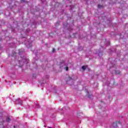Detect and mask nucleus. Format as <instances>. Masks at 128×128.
<instances>
[{
  "mask_svg": "<svg viewBox=\"0 0 128 128\" xmlns=\"http://www.w3.org/2000/svg\"><path fill=\"white\" fill-rule=\"evenodd\" d=\"M60 68L66 70V72L68 70V68L66 66V63L64 62H60Z\"/></svg>",
  "mask_w": 128,
  "mask_h": 128,
  "instance_id": "1",
  "label": "nucleus"
},
{
  "mask_svg": "<svg viewBox=\"0 0 128 128\" xmlns=\"http://www.w3.org/2000/svg\"><path fill=\"white\" fill-rule=\"evenodd\" d=\"M66 82L69 86H72V84H74V79H72L70 76H68L66 80Z\"/></svg>",
  "mask_w": 128,
  "mask_h": 128,
  "instance_id": "2",
  "label": "nucleus"
},
{
  "mask_svg": "<svg viewBox=\"0 0 128 128\" xmlns=\"http://www.w3.org/2000/svg\"><path fill=\"white\" fill-rule=\"evenodd\" d=\"M26 60H28V59H26V56H24L22 60H19L18 61L20 66H24V62Z\"/></svg>",
  "mask_w": 128,
  "mask_h": 128,
  "instance_id": "3",
  "label": "nucleus"
},
{
  "mask_svg": "<svg viewBox=\"0 0 128 128\" xmlns=\"http://www.w3.org/2000/svg\"><path fill=\"white\" fill-rule=\"evenodd\" d=\"M24 44L28 48H31V46H32V42H30V41L28 42H24Z\"/></svg>",
  "mask_w": 128,
  "mask_h": 128,
  "instance_id": "4",
  "label": "nucleus"
},
{
  "mask_svg": "<svg viewBox=\"0 0 128 128\" xmlns=\"http://www.w3.org/2000/svg\"><path fill=\"white\" fill-rule=\"evenodd\" d=\"M16 104H22V100H20V98H18L16 100Z\"/></svg>",
  "mask_w": 128,
  "mask_h": 128,
  "instance_id": "5",
  "label": "nucleus"
},
{
  "mask_svg": "<svg viewBox=\"0 0 128 128\" xmlns=\"http://www.w3.org/2000/svg\"><path fill=\"white\" fill-rule=\"evenodd\" d=\"M112 128H118V124L114 122L112 124L111 126Z\"/></svg>",
  "mask_w": 128,
  "mask_h": 128,
  "instance_id": "6",
  "label": "nucleus"
},
{
  "mask_svg": "<svg viewBox=\"0 0 128 128\" xmlns=\"http://www.w3.org/2000/svg\"><path fill=\"white\" fill-rule=\"evenodd\" d=\"M86 92L88 96V98H94V96H92V95H90V94H88V91L86 90Z\"/></svg>",
  "mask_w": 128,
  "mask_h": 128,
  "instance_id": "7",
  "label": "nucleus"
},
{
  "mask_svg": "<svg viewBox=\"0 0 128 128\" xmlns=\"http://www.w3.org/2000/svg\"><path fill=\"white\" fill-rule=\"evenodd\" d=\"M111 65L112 66V67H110V68H112V70H114V68H116V65L112 63H111Z\"/></svg>",
  "mask_w": 128,
  "mask_h": 128,
  "instance_id": "8",
  "label": "nucleus"
},
{
  "mask_svg": "<svg viewBox=\"0 0 128 128\" xmlns=\"http://www.w3.org/2000/svg\"><path fill=\"white\" fill-rule=\"evenodd\" d=\"M24 52V50H19V55L20 56V54H22V53Z\"/></svg>",
  "mask_w": 128,
  "mask_h": 128,
  "instance_id": "9",
  "label": "nucleus"
},
{
  "mask_svg": "<svg viewBox=\"0 0 128 128\" xmlns=\"http://www.w3.org/2000/svg\"><path fill=\"white\" fill-rule=\"evenodd\" d=\"M10 122V118L7 117L6 118V122Z\"/></svg>",
  "mask_w": 128,
  "mask_h": 128,
  "instance_id": "10",
  "label": "nucleus"
},
{
  "mask_svg": "<svg viewBox=\"0 0 128 128\" xmlns=\"http://www.w3.org/2000/svg\"><path fill=\"white\" fill-rule=\"evenodd\" d=\"M4 122V120L2 118V120H0V124H2Z\"/></svg>",
  "mask_w": 128,
  "mask_h": 128,
  "instance_id": "11",
  "label": "nucleus"
},
{
  "mask_svg": "<svg viewBox=\"0 0 128 128\" xmlns=\"http://www.w3.org/2000/svg\"><path fill=\"white\" fill-rule=\"evenodd\" d=\"M120 70H114V73L116 74H120Z\"/></svg>",
  "mask_w": 128,
  "mask_h": 128,
  "instance_id": "12",
  "label": "nucleus"
},
{
  "mask_svg": "<svg viewBox=\"0 0 128 128\" xmlns=\"http://www.w3.org/2000/svg\"><path fill=\"white\" fill-rule=\"evenodd\" d=\"M74 8V5L70 6V10H72V8Z\"/></svg>",
  "mask_w": 128,
  "mask_h": 128,
  "instance_id": "13",
  "label": "nucleus"
},
{
  "mask_svg": "<svg viewBox=\"0 0 128 128\" xmlns=\"http://www.w3.org/2000/svg\"><path fill=\"white\" fill-rule=\"evenodd\" d=\"M84 50V48L82 46L78 48L79 50Z\"/></svg>",
  "mask_w": 128,
  "mask_h": 128,
  "instance_id": "14",
  "label": "nucleus"
},
{
  "mask_svg": "<svg viewBox=\"0 0 128 128\" xmlns=\"http://www.w3.org/2000/svg\"><path fill=\"white\" fill-rule=\"evenodd\" d=\"M36 106L37 108H40V105L38 104H36Z\"/></svg>",
  "mask_w": 128,
  "mask_h": 128,
  "instance_id": "15",
  "label": "nucleus"
},
{
  "mask_svg": "<svg viewBox=\"0 0 128 128\" xmlns=\"http://www.w3.org/2000/svg\"><path fill=\"white\" fill-rule=\"evenodd\" d=\"M98 8H102V6L100 4L98 5Z\"/></svg>",
  "mask_w": 128,
  "mask_h": 128,
  "instance_id": "16",
  "label": "nucleus"
},
{
  "mask_svg": "<svg viewBox=\"0 0 128 128\" xmlns=\"http://www.w3.org/2000/svg\"><path fill=\"white\" fill-rule=\"evenodd\" d=\"M82 70H86V66H82Z\"/></svg>",
  "mask_w": 128,
  "mask_h": 128,
  "instance_id": "17",
  "label": "nucleus"
},
{
  "mask_svg": "<svg viewBox=\"0 0 128 128\" xmlns=\"http://www.w3.org/2000/svg\"><path fill=\"white\" fill-rule=\"evenodd\" d=\"M26 32H30V29H28L26 30Z\"/></svg>",
  "mask_w": 128,
  "mask_h": 128,
  "instance_id": "18",
  "label": "nucleus"
},
{
  "mask_svg": "<svg viewBox=\"0 0 128 128\" xmlns=\"http://www.w3.org/2000/svg\"><path fill=\"white\" fill-rule=\"evenodd\" d=\"M98 56H102V54H98Z\"/></svg>",
  "mask_w": 128,
  "mask_h": 128,
  "instance_id": "19",
  "label": "nucleus"
},
{
  "mask_svg": "<svg viewBox=\"0 0 128 128\" xmlns=\"http://www.w3.org/2000/svg\"><path fill=\"white\" fill-rule=\"evenodd\" d=\"M50 78V76H46V78Z\"/></svg>",
  "mask_w": 128,
  "mask_h": 128,
  "instance_id": "20",
  "label": "nucleus"
},
{
  "mask_svg": "<svg viewBox=\"0 0 128 128\" xmlns=\"http://www.w3.org/2000/svg\"><path fill=\"white\" fill-rule=\"evenodd\" d=\"M54 50H54V48H53V49H52V52H54Z\"/></svg>",
  "mask_w": 128,
  "mask_h": 128,
  "instance_id": "21",
  "label": "nucleus"
},
{
  "mask_svg": "<svg viewBox=\"0 0 128 128\" xmlns=\"http://www.w3.org/2000/svg\"><path fill=\"white\" fill-rule=\"evenodd\" d=\"M21 2H24V0H22Z\"/></svg>",
  "mask_w": 128,
  "mask_h": 128,
  "instance_id": "22",
  "label": "nucleus"
},
{
  "mask_svg": "<svg viewBox=\"0 0 128 128\" xmlns=\"http://www.w3.org/2000/svg\"><path fill=\"white\" fill-rule=\"evenodd\" d=\"M2 128H6L5 126H3Z\"/></svg>",
  "mask_w": 128,
  "mask_h": 128,
  "instance_id": "23",
  "label": "nucleus"
},
{
  "mask_svg": "<svg viewBox=\"0 0 128 128\" xmlns=\"http://www.w3.org/2000/svg\"><path fill=\"white\" fill-rule=\"evenodd\" d=\"M105 18H106V20L108 21V19H106V17L104 16Z\"/></svg>",
  "mask_w": 128,
  "mask_h": 128,
  "instance_id": "24",
  "label": "nucleus"
},
{
  "mask_svg": "<svg viewBox=\"0 0 128 128\" xmlns=\"http://www.w3.org/2000/svg\"><path fill=\"white\" fill-rule=\"evenodd\" d=\"M109 23H110V24H112V22H110V21H109Z\"/></svg>",
  "mask_w": 128,
  "mask_h": 128,
  "instance_id": "25",
  "label": "nucleus"
},
{
  "mask_svg": "<svg viewBox=\"0 0 128 128\" xmlns=\"http://www.w3.org/2000/svg\"><path fill=\"white\" fill-rule=\"evenodd\" d=\"M108 45H109V44H110V42L108 43Z\"/></svg>",
  "mask_w": 128,
  "mask_h": 128,
  "instance_id": "26",
  "label": "nucleus"
},
{
  "mask_svg": "<svg viewBox=\"0 0 128 128\" xmlns=\"http://www.w3.org/2000/svg\"><path fill=\"white\" fill-rule=\"evenodd\" d=\"M14 128H16V126H14Z\"/></svg>",
  "mask_w": 128,
  "mask_h": 128,
  "instance_id": "27",
  "label": "nucleus"
},
{
  "mask_svg": "<svg viewBox=\"0 0 128 128\" xmlns=\"http://www.w3.org/2000/svg\"><path fill=\"white\" fill-rule=\"evenodd\" d=\"M112 74H114V72H112Z\"/></svg>",
  "mask_w": 128,
  "mask_h": 128,
  "instance_id": "28",
  "label": "nucleus"
},
{
  "mask_svg": "<svg viewBox=\"0 0 128 128\" xmlns=\"http://www.w3.org/2000/svg\"><path fill=\"white\" fill-rule=\"evenodd\" d=\"M64 26H66V25L64 24Z\"/></svg>",
  "mask_w": 128,
  "mask_h": 128,
  "instance_id": "29",
  "label": "nucleus"
}]
</instances>
